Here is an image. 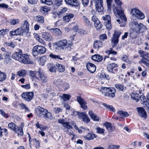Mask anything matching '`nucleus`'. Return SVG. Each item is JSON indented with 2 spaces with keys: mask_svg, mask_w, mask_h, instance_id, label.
<instances>
[{
  "mask_svg": "<svg viewBox=\"0 0 149 149\" xmlns=\"http://www.w3.org/2000/svg\"><path fill=\"white\" fill-rule=\"evenodd\" d=\"M113 12L116 16L119 18L116 21L119 24H121L120 26L122 27L125 26L126 24L127 19L122 8L120 7L119 9L117 7H115L113 9Z\"/></svg>",
  "mask_w": 149,
  "mask_h": 149,
  "instance_id": "f257e3e1",
  "label": "nucleus"
},
{
  "mask_svg": "<svg viewBox=\"0 0 149 149\" xmlns=\"http://www.w3.org/2000/svg\"><path fill=\"white\" fill-rule=\"evenodd\" d=\"M100 91L104 95L110 98H113L115 96L116 90L111 87H101Z\"/></svg>",
  "mask_w": 149,
  "mask_h": 149,
  "instance_id": "f03ea898",
  "label": "nucleus"
},
{
  "mask_svg": "<svg viewBox=\"0 0 149 149\" xmlns=\"http://www.w3.org/2000/svg\"><path fill=\"white\" fill-rule=\"evenodd\" d=\"M58 122L61 124L63 126V129L64 132H66L70 135H73V132L70 130L72 129L73 127L70 125L69 122H65L63 119H59L58 120Z\"/></svg>",
  "mask_w": 149,
  "mask_h": 149,
  "instance_id": "7ed1b4c3",
  "label": "nucleus"
},
{
  "mask_svg": "<svg viewBox=\"0 0 149 149\" xmlns=\"http://www.w3.org/2000/svg\"><path fill=\"white\" fill-rule=\"evenodd\" d=\"M130 14L132 19L133 20H136L138 18L143 19L145 17L143 13L138 9L135 8L131 9Z\"/></svg>",
  "mask_w": 149,
  "mask_h": 149,
  "instance_id": "20e7f679",
  "label": "nucleus"
},
{
  "mask_svg": "<svg viewBox=\"0 0 149 149\" xmlns=\"http://www.w3.org/2000/svg\"><path fill=\"white\" fill-rule=\"evenodd\" d=\"M46 51V48L42 46L37 45L34 46L32 49L33 54L34 56L45 53Z\"/></svg>",
  "mask_w": 149,
  "mask_h": 149,
  "instance_id": "39448f33",
  "label": "nucleus"
},
{
  "mask_svg": "<svg viewBox=\"0 0 149 149\" xmlns=\"http://www.w3.org/2000/svg\"><path fill=\"white\" fill-rule=\"evenodd\" d=\"M134 27L137 31V32L139 33L140 32H144L147 29V28L146 26L141 23L138 24L137 22H135L133 23Z\"/></svg>",
  "mask_w": 149,
  "mask_h": 149,
  "instance_id": "423d86ee",
  "label": "nucleus"
},
{
  "mask_svg": "<svg viewBox=\"0 0 149 149\" xmlns=\"http://www.w3.org/2000/svg\"><path fill=\"white\" fill-rule=\"evenodd\" d=\"M57 46L61 49H64L69 45V43L66 39L60 40L56 43Z\"/></svg>",
  "mask_w": 149,
  "mask_h": 149,
  "instance_id": "0eeeda50",
  "label": "nucleus"
},
{
  "mask_svg": "<svg viewBox=\"0 0 149 149\" xmlns=\"http://www.w3.org/2000/svg\"><path fill=\"white\" fill-rule=\"evenodd\" d=\"M34 95V93L33 92H26L22 93L21 96L25 101L29 102L32 99Z\"/></svg>",
  "mask_w": 149,
  "mask_h": 149,
  "instance_id": "6e6552de",
  "label": "nucleus"
},
{
  "mask_svg": "<svg viewBox=\"0 0 149 149\" xmlns=\"http://www.w3.org/2000/svg\"><path fill=\"white\" fill-rule=\"evenodd\" d=\"M96 10L99 12L104 10L103 0H94Z\"/></svg>",
  "mask_w": 149,
  "mask_h": 149,
  "instance_id": "1a4fd4ad",
  "label": "nucleus"
},
{
  "mask_svg": "<svg viewBox=\"0 0 149 149\" xmlns=\"http://www.w3.org/2000/svg\"><path fill=\"white\" fill-rule=\"evenodd\" d=\"M37 80L42 83H45L47 82V77L43 72L40 70H39Z\"/></svg>",
  "mask_w": 149,
  "mask_h": 149,
  "instance_id": "9d476101",
  "label": "nucleus"
},
{
  "mask_svg": "<svg viewBox=\"0 0 149 149\" xmlns=\"http://www.w3.org/2000/svg\"><path fill=\"white\" fill-rule=\"evenodd\" d=\"M121 34V33L118 31H115L111 40V43L113 47L117 45L118 42V38Z\"/></svg>",
  "mask_w": 149,
  "mask_h": 149,
  "instance_id": "9b49d317",
  "label": "nucleus"
},
{
  "mask_svg": "<svg viewBox=\"0 0 149 149\" xmlns=\"http://www.w3.org/2000/svg\"><path fill=\"white\" fill-rule=\"evenodd\" d=\"M117 65L115 63H112L107 65V68L108 71L112 73H116L119 70L118 68L117 67Z\"/></svg>",
  "mask_w": 149,
  "mask_h": 149,
  "instance_id": "f8f14e48",
  "label": "nucleus"
},
{
  "mask_svg": "<svg viewBox=\"0 0 149 149\" xmlns=\"http://www.w3.org/2000/svg\"><path fill=\"white\" fill-rule=\"evenodd\" d=\"M19 61L24 64H29L31 61L29 58V56L26 54L21 55Z\"/></svg>",
  "mask_w": 149,
  "mask_h": 149,
  "instance_id": "ddd939ff",
  "label": "nucleus"
},
{
  "mask_svg": "<svg viewBox=\"0 0 149 149\" xmlns=\"http://www.w3.org/2000/svg\"><path fill=\"white\" fill-rule=\"evenodd\" d=\"M138 115L141 118L146 119L147 117V113L144 108L139 107L136 108Z\"/></svg>",
  "mask_w": 149,
  "mask_h": 149,
  "instance_id": "4468645a",
  "label": "nucleus"
},
{
  "mask_svg": "<svg viewBox=\"0 0 149 149\" xmlns=\"http://www.w3.org/2000/svg\"><path fill=\"white\" fill-rule=\"evenodd\" d=\"M77 100L81 105V107L84 110H86L87 109V102L83 99L81 97L77 98Z\"/></svg>",
  "mask_w": 149,
  "mask_h": 149,
  "instance_id": "2eb2a0df",
  "label": "nucleus"
},
{
  "mask_svg": "<svg viewBox=\"0 0 149 149\" xmlns=\"http://www.w3.org/2000/svg\"><path fill=\"white\" fill-rule=\"evenodd\" d=\"M86 67L88 70L92 73H93L96 70L95 65L90 63H88L87 64Z\"/></svg>",
  "mask_w": 149,
  "mask_h": 149,
  "instance_id": "dca6fc26",
  "label": "nucleus"
},
{
  "mask_svg": "<svg viewBox=\"0 0 149 149\" xmlns=\"http://www.w3.org/2000/svg\"><path fill=\"white\" fill-rule=\"evenodd\" d=\"M49 30L56 36H61L62 33L60 29L58 28H52L49 29Z\"/></svg>",
  "mask_w": 149,
  "mask_h": 149,
  "instance_id": "f3484780",
  "label": "nucleus"
},
{
  "mask_svg": "<svg viewBox=\"0 0 149 149\" xmlns=\"http://www.w3.org/2000/svg\"><path fill=\"white\" fill-rule=\"evenodd\" d=\"M8 126L9 128L13 130L15 132L17 133L18 134V132H19V131L18 130L19 127L17 126L15 123L11 122L8 124Z\"/></svg>",
  "mask_w": 149,
  "mask_h": 149,
  "instance_id": "a211bd4d",
  "label": "nucleus"
},
{
  "mask_svg": "<svg viewBox=\"0 0 149 149\" xmlns=\"http://www.w3.org/2000/svg\"><path fill=\"white\" fill-rule=\"evenodd\" d=\"M29 74L31 77V79L33 81H36L37 80L38 77H37L36 75L37 74L38 75V71H32L30 70L29 71Z\"/></svg>",
  "mask_w": 149,
  "mask_h": 149,
  "instance_id": "6ab92c4d",
  "label": "nucleus"
},
{
  "mask_svg": "<svg viewBox=\"0 0 149 149\" xmlns=\"http://www.w3.org/2000/svg\"><path fill=\"white\" fill-rule=\"evenodd\" d=\"M47 112V110L46 109H44L40 107H38L36 109V113L40 116H43Z\"/></svg>",
  "mask_w": 149,
  "mask_h": 149,
  "instance_id": "aec40b11",
  "label": "nucleus"
},
{
  "mask_svg": "<svg viewBox=\"0 0 149 149\" xmlns=\"http://www.w3.org/2000/svg\"><path fill=\"white\" fill-rule=\"evenodd\" d=\"M102 44L101 42L99 40H96L94 41L93 43V48L97 51L99 48L102 47Z\"/></svg>",
  "mask_w": 149,
  "mask_h": 149,
  "instance_id": "412c9836",
  "label": "nucleus"
},
{
  "mask_svg": "<svg viewBox=\"0 0 149 149\" xmlns=\"http://www.w3.org/2000/svg\"><path fill=\"white\" fill-rule=\"evenodd\" d=\"M22 29V31L24 32H28L29 28V24L28 22L26 20H25L24 21L22 27H20Z\"/></svg>",
  "mask_w": 149,
  "mask_h": 149,
  "instance_id": "4be33fe9",
  "label": "nucleus"
},
{
  "mask_svg": "<svg viewBox=\"0 0 149 149\" xmlns=\"http://www.w3.org/2000/svg\"><path fill=\"white\" fill-rule=\"evenodd\" d=\"M130 31V36L132 39L135 38L137 37V35L139 33L137 32V31L135 28H131Z\"/></svg>",
  "mask_w": 149,
  "mask_h": 149,
  "instance_id": "5701e85b",
  "label": "nucleus"
},
{
  "mask_svg": "<svg viewBox=\"0 0 149 149\" xmlns=\"http://www.w3.org/2000/svg\"><path fill=\"white\" fill-rule=\"evenodd\" d=\"M89 115L90 118L94 121H98L100 120L99 118L95 113H94L93 111L91 110L89 111Z\"/></svg>",
  "mask_w": 149,
  "mask_h": 149,
  "instance_id": "b1692460",
  "label": "nucleus"
},
{
  "mask_svg": "<svg viewBox=\"0 0 149 149\" xmlns=\"http://www.w3.org/2000/svg\"><path fill=\"white\" fill-rule=\"evenodd\" d=\"M42 37L45 40L47 41H49L53 40L52 36L49 33H43L42 34Z\"/></svg>",
  "mask_w": 149,
  "mask_h": 149,
  "instance_id": "393cba45",
  "label": "nucleus"
},
{
  "mask_svg": "<svg viewBox=\"0 0 149 149\" xmlns=\"http://www.w3.org/2000/svg\"><path fill=\"white\" fill-rule=\"evenodd\" d=\"M77 1L78 0H65L67 4L75 6H77L79 4Z\"/></svg>",
  "mask_w": 149,
  "mask_h": 149,
  "instance_id": "a878e982",
  "label": "nucleus"
},
{
  "mask_svg": "<svg viewBox=\"0 0 149 149\" xmlns=\"http://www.w3.org/2000/svg\"><path fill=\"white\" fill-rule=\"evenodd\" d=\"M138 53L140 55V56L142 57L141 59H146L149 58V55L148 53L144 52L143 50H139Z\"/></svg>",
  "mask_w": 149,
  "mask_h": 149,
  "instance_id": "bb28decb",
  "label": "nucleus"
},
{
  "mask_svg": "<svg viewBox=\"0 0 149 149\" xmlns=\"http://www.w3.org/2000/svg\"><path fill=\"white\" fill-rule=\"evenodd\" d=\"M63 81L62 79H55L53 82L54 85L58 87H61Z\"/></svg>",
  "mask_w": 149,
  "mask_h": 149,
  "instance_id": "cd10ccee",
  "label": "nucleus"
},
{
  "mask_svg": "<svg viewBox=\"0 0 149 149\" xmlns=\"http://www.w3.org/2000/svg\"><path fill=\"white\" fill-rule=\"evenodd\" d=\"M96 137L95 135L93 133H88L86 135L84 136L85 139L88 140H92Z\"/></svg>",
  "mask_w": 149,
  "mask_h": 149,
  "instance_id": "c85d7f7f",
  "label": "nucleus"
},
{
  "mask_svg": "<svg viewBox=\"0 0 149 149\" xmlns=\"http://www.w3.org/2000/svg\"><path fill=\"white\" fill-rule=\"evenodd\" d=\"M118 116L120 118L126 117L129 116V114L126 112L122 111H118L117 112Z\"/></svg>",
  "mask_w": 149,
  "mask_h": 149,
  "instance_id": "c756f323",
  "label": "nucleus"
},
{
  "mask_svg": "<svg viewBox=\"0 0 149 149\" xmlns=\"http://www.w3.org/2000/svg\"><path fill=\"white\" fill-rule=\"evenodd\" d=\"M91 58L94 61L99 62L102 61L103 58L101 56L95 54L92 56Z\"/></svg>",
  "mask_w": 149,
  "mask_h": 149,
  "instance_id": "7c9ffc66",
  "label": "nucleus"
},
{
  "mask_svg": "<svg viewBox=\"0 0 149 149\" xmlns=\"http://www.w3.org/2000/svg\"><path fill=\"white\" fill-rule=\"evenodd\" d=\"M47 68L49 71L51 72H56V68L53 64L49 63L47 65Z\"/></svg>",
  "mask_w": 149,
  "mask_h": 149,
  "instance_id": "2f4dec72",
  "label": "nucleus"
},
{
  "mask_svg": "<svg viewBox=\"0 0 149 149\" xmlns=\"http://www.w3.org/2000/svg\"><path fill=\"white\" fill-rule=\"evenodd\" d=\"M74 15L72 14H69L64 16L63 18V20L65 22H68L70 19L73 18Z\"/></svg>",
  "mask_w": 149,
  "mask_h": 149,
  "instance_id": "473e14b6",
  "label": "nucleus"
},
{
  "mask_svg": "<svg viewBox=\"0 0 149 149\" xmlns=\"http://www.w3.org/2000/svg\"><path fill=\"white\" fill-rule=\"evenodd\" d=\"M103 125L104 126L107 130L108 131H111L113 130V126L112 124L108 122H106L103 124Z\"/></svg>",
  "mask_w": 149,
  "mask_h": 149,
  "instance_id": "72a5a7b5",
  "label": "nucleus"
},
{
  "mask_svg": "<svg viewBox=\"0 0 149 149\" xmlns=\"http://www.w3.org/2000/svg\"><path fill=\"white\" fill-rule=\"evenodd\" d=\"M31 143H33V145L35 147L36 149H38L39 148V143L38 141L36 139L34 138L31 141Z\"/></svg>",
  "mask_w": 149,
  "mask_h": 149,
  "instance_id": "f704fd0d",
  "label": "nucleus"
},
{
  "mask_svg": "<svg viewBox=\"0 0 149 149\" xmlns=\"http://www.w3.org/2000/svg\"><path fill=\"white\" fill-rule=\"evenodd\" d=\"M61 1L62 0H56L53 6V8L55 9H57L61 4Z\"/></svg>",
  "mask_w": 149,
  "mask_h": 149,
  "instance_id": "c9c22d12",
  "label": "nucleus"
},
{
  "mask_svg": "<svg viewBox=\"0 0 149 149\" xmlns=\"http://www.w3.org/2000/svg\"><path fill=\"white\" fill-rule=\"evenodd\" d=\"M56 66L57 67L59 72H62L65 71V67L62 64L58 63H56Z\"/></svg>",
  "mask_w": 149,
  "mask_h": 149,
  "instance_id": "e433bc0d",
  "label": "nucleus"
},
{
  "mask_svg": "<svg viewBox=\"0 0 149 149\" xmlns=\"http://www.w3.org/2000/svg\"><path fill=\"white\" fill-rule=\"evenodd\" d=\"M17 75L19 77H24L26 75V71L24 69L20 70L17 72Z\"/></svg>",
  "mask_w": 149,
  "mask_h": 149,
  "instance_id": "4c0bfd02",
  "label": "nucleus"
},
{
  "mask_svg": "<svg viewBox=\"0 0 149 149\" xmlns=\"http://www.w3.org/2000/svg\"><path fill=\"white\" fill-rule=\"evenodd\" d=\"M115 86L118 90L122 91H124L126 89V87L121 84H116L115 85Z\"/></svg>",
  "mask_w": 149,
  "mask_h": 149,
  "instance_id": "58836bf2",
  "label": "nucleus"
},
{
  "mask_svg": "<svg viewBox=\"0 0 149 149\" xmlns=\"http://www.w3.org/2000/svg\"><path fill=\"white\" fill-rule=\"evenodd\" d=\"M21 55L19 54L18 52H16L13 54L12 57L13 59L18 60L19 61V59L20 58Z\"/></svg>",
  "mask_w": 149,
  "mask_h": 149,
  "instance_id": "ea45409f",
  "label": "nucleus"
},
{
  "mask_svg": "<svg viewBox=\"0 0 149 149\" xmlns=\"http://www.w3.org/2000/svg\"><path fill=\"white\" fill-rule=\"evenodd\" d=\"M61 87L63 88H64V90L65 91L69 88V84L68 83L66 82L63 81Z\"/></svg>",
  "mask_w": 149,
  "mask_h": 149,
  "instance_id": "a19ab883",
  "label": "nucleus"
},
{
  "mask_svg": "<svg viewBox=\"0 0 149 149\" xmlns=\"http://www.w3.org/2000/svg\"><path fill=\"white\" fill-rule=\"evenodd\" d=\"M102 104L104 107L108 109L109 111H115L114 108L112 106L109 105L105 103H103Z\"/></svg>",
  "mask_w": 149,
  "mask_h": 149,
  "instance_id": "79ce46f5",
  "label": "nucleus"
},
{
  "mask_svg": "<svg viewBox=\"0 0 149 149\" xmlns=\"http://www.w3.org/2000/svg\"><path fill=\"white\" fill-rule=\"evenodd\" d=\"M20 20L18 19H12L10 22V24L12 25H14L19 23Z\"/></svg>",
  "mask_w": 149,
  "mask_h": 149,
  "instance_id": "37998d69",
  "label": "nucleus"
},
{
  "mask_svg": "<svg viewBox=\"0 0 149 149\" xmlns=\"http://www.w3.org/2000/svg\"><path fill=\"white\" fill-rule=\"evenodd\" d=\"M6 74L0 71V81H2L6 79Z\"/></svg>",
  "mask_w": 149,
  "mask_h": 149,
  "instance_id": "c03bdc74",
  "label": "nucleus"
},
{
  "mask_svg": "<svg viewBox=\"0 0 149 149\" xmlns=\"http://www.w3.org/2000/svg\"><path fill=\"white\" fill-rule=\"evenodd\" d=\"M140 62L141 63L145 65L148 67L149 68V60L148 59H141Z\"/></svg>",
  "mask_w": 149,
  "mask_h": 149,
  "instance_id": "a18cd8bd",
  "label": "nucleus"
},
{
  "mask_svg": "<svg viewBox=\"0 0 149 149\" xmlns=\"http://www.w3.org/2000/svg\"><path fill=\"white\" fill-rule=\"evenodd\" d=\"M24 124L23 123H21L20 124V127H19L18 130L19 131L18 132V135H22L23 134V127L24 126Z\"/></svg>",
  "mask_w": 149,
  "mask_h": 149,
  "instance_id": "49530a36",
  "label": "nucleus"
},
{
  "mask_svg": "<svg viewBox=\"0 0 149 149\" xmlns=\"http://www.w3.org/2000/svg\"><path fill=\"white\" fill-rule=\"evenodd\" d=\"M95 130L97 133L100 134L104 133L105 130L103 128H102L98 127L95 128Z\"/></svg>",
  "mask_w": 149,
  "mask_h": 149,
  "instance_id": "de8ad7c7",
  "label": "nucleus"
},
{
  "mask_svg": "<svg viewBox=\"0 0 149 149\" xmlns=\"http://www.w3.org/2000/svg\"><path fill=\"white\" fill-rule=\"evenodd\" d=\"M112 1V0H106L108 8V11L110 12L111 10V3Z\"/></svg>",
  "mask_w": 149,
  "mask_h": 149,
  "instance_id": "09e8293b",
  "label": "nucleus"
},
{
  "mask_svg": "<svg viewBox=\"0 0 149 149\" xmlns=\"http://www.w3.org/2000/svg\"><path fill=\"white\" fill-rule=\"evenodd\" d=\"M65 101L69 100L71 97L70 95L68 94H63L61 97Z\"/></svg>",
  "mask_w": 149,
  "mask_h": 149,
  "instance_id": "8fccbe9b",
  "label": "nucleus"
},
{
  "mask_svg": "<svg viewBox=\"0 0 149 149\" xmlns=\"http://www.w3.org/2000/svg\"><path fill=\"white\" fill-rule=\"evenodd\" d=\"M4 45L6 47H10L12 48H14L15 46L14 43L12 42L10 43L4 42Z\"/></svg>",
  "mask_w": 149,
  "mask_h": 149,
  "instance_id": "3c124183",
  "label": "nucleus"
},
{
  "mask_svg": "<svg viewBox=\"0 0 149 149\" xmlns=\"http://www.w3.org/2000/svg\"><path fill=\"white\" fill-rule=\"evenodd\" d=\"M49 10V9L46 6H42L41 8L40 9V12L44 13L45 12H48Z\"/></svg>",
  "mask_w": 149,
  "mask_h": 149,
  "instance_id": "603ef678",
  "label": "nucleus"
},
{
  "mask_svg": "<svg viewBox=\"0 0 149 149\" xmlns=\"http://www.w3.org/2000/svg\"><path fill=\"white\" fill-rule=\"evenodd\" d=\"M94 24L97 30L100 29L102 26V24L100 23L99 21L94 23Z\"/></svg>",
  "mask_w": 149,
  "mask_h": 149,
  "instance_id": "864d4df0",
  "label": "nucleus"
},
{
  "mask_svg": "<svg viewBox=\"0 0 149 149\" xmlns=\"http://www.w3.org/2000/svg\"><path fill=\"white\" fill-rule=\"evenodd\" d=\"M15 32H16L17 35H22L24 32V31H22V29L20 28H18L15 30Z\"/></svg>",
  "mask_w": 149,
  "mask_h": 149,
  "instance_id": "5fc2aeb1",
  "label": "nucleus"
},
{
  "mask_svg": "<svg viewBox=\"0 0 149 149\" xmlns=\"http://www.w3.org/2000/svg\"><path fill=\"white\" fill-rule=\"evenodd\" d=\"M49 56L51 58L55 59L62 60V58L60 57V56L58 55H55L52 54H50Z\"/></svg>",
  "mask_w": 149,
  "mask_h": 149,
  "instance_id": "6e6d98bb",
  "label": "nucleus"
},
{
  "mask_svg": "<svg viewBox=\"0 0 149 149\" xmlns=\"http://www.w3.org/2000/svg\"><path fill=\"white\" fill-rule=\"evenodd\" d=\"M102 18L105 21V22H108L111 21V18L109 16L106 15L102 17Z\"/></svg>",
  "mask_w": 149,
  "mask_h": 149,
  "instance_id": "4d7b16f0",
  "label": "nucleus"
},
{
  "mask_svg": "<svg viewBox=\"0 0 149 149\" xmlns=\"http://www.w3.org/2000/svg\"><path fill=\"white\" fill-rule=\"evenodd\" d=\"M82 19L84 21L87 25H91L90 21L87 17L84 16L82 17Z\"/></svg>",
  "mask_w": 149,
  "mask_h": 149,
  "instance_id": "13d9d810",
  "label": "nucleus"
},
{
  "mask_svg": "<svg viewBox=\"0 0 149 149\" xmlns=\"http://www.w3.org/2000/svg\"><path fill=\"white\" fill-rule=\"evenodd\" d=\"M145 108H146L147 110H148L149 112V103L146 101H144L142 103Z\"/></svg>",
  "mask_w": 149,
  "mask_h": 149,
  "instance_id": "bf43d9fd",
  "label": "nucleus"
},
{
  "mask_svg": "<svg viewBox=\"0 0 149 149\" xmlns=\"http://www.w3.org/2000/svg\"><path fill=\"white\" fill-rule=\"evenodd\" d=\"M44 114L43 117L45 118H49L52 117V114L50 112H48L47 110V112Z\"/></svg>",
  "mask_w": 149,
  "mask_h": 149,
  "instance_id": "052dcab7",
  "label": "nucleus"
},
{
  "mask_svg": "<svg viewBox=\"0 0 149 149\" xmlns=\"http://www.w3.org/2000/svg\"><path fill=\"white\" fill-rule=\"evenodd\" d=\"M99 38L101 40L103 41L104 40L107 39V37L106 34H103L100 36Z\"/></svg>",
  "mask_w": 149,
  "mask_h": 149,
  "instance_id": "680f3d73",
  "label": "nucleus"
},
{
  "mask_svg": "<svg viewBox=\"0 0 149 149\" xmlns=\"http://www.w3.org/2000/svg\"><path fill=\"white\" fill-rule=\"evenodd\" d=\"M83 120L86 123H88L90 121V119L88 116L86 114L82 118Z\"/></svg>",
  "mask_w": 149,
  "mask_h": 149,
  "instance_id": "e2e57ef3",
  "label": "nucleus"
},
{
  "mask_svg": "<svg viewBox=\"0 0 149 149\" xmlns=\"http://www.w3.org/2000/svg\"><path fill=\"white\" fill-rule=\"evenodd\" d=\"M120 146L118 145H109L108 147V149H118Z\"/></svg>",
  "mask_w": 149,
  "mask_h": 149,
  "instance_id": "0e129e2a",
  "label": "nucleus"
},
{
  "mask_svg": "<svg viewBox=\"0 0 149 149\" xmlns=\"http://www.w3.org/2000/svg\"><path fill=\"white\" fill-rule=\"evenodd\" d=\"M37 21L38 22L43 23L44 22V17L41 16L37 17Z\"/></svg>",
  "mask_w": 149,
  "mask_h": 149,
  "instance_id": "69168bd1",
  "label": "nucleus"
},
{
  "mask_svg": "<svg viewBox=\"0 0 149 149\" xmlns=\"http://www.w3.org/2000/svg\"><path fill=\"white\" fill-rule=\"evenodd\" d=\"M52 14H53V17H54V18L57 17H59L61 16L59 14V13L58 12H53Z\"/></svg>",
  "mask_w": 149,
  "mask_h": 149,
  "instance_id": "338daca9",
  "label": "nucleus"
},
{
  "mask_svg": "<svg viewBox=\"0 0 149 149\" xmlns=\"http://www.w3.org/2000/svg\"><path fill=\"white\" fill-rule=\"evenodd\" d=\"M67 9L66 8H63L60 10V11L58 12L59 13V14L60 15H61L63 13H65L67 11Z\"/></svg>",
  "mask_w": 149,
  "mask_h": 149,
  "instance_id": "774afa93",
  "label": "nucleus"
}]
</instances>
